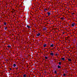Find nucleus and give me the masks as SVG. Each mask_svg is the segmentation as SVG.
<instances>
[{"mask_svg":"<svg viewBox=\"0 0 77 77\" xmlns=\"http://www.w3.org/2000/svg\"><path fill=\"white\" fill-rule=\"evenodd\" d=\"M75 25V23H73L72 24V27H74V26Z\"/></svg>","mask_w":77,"mask_h":77,"instance_id":"f257e3e1","label":"nucleus"},{"mask_svg":"<svg viewBox=\"0 0 77 77\" xmlns=\"http://www.w3.org/2000/svg\"><path fill=\"white\" fill-rule=\"evenodd\" d=\"M40 35H41L40 33H38L36 34V36H39Z\"/></svg>","mask_w":77,"mask_h":77,"instance_id":"f03ea898","label":"nucleus"},{"mask_svg":"<svg viewBox=\"0 0 77 77\" xmlns=\"http://www.w3.org/2000/svg\"><path fill=\"white\" fill-rule=\"evenodd\" d=\"M23 77H27V75H26V74H24L23 75Z\"/></svg>","mask_w":77,"mask_h":77,"instance_id":"7ed1b4c3","label":"nucleus"},{"mask_svg":"<svg viewBox=\"0 0 77 77\" xmlns=\"http://www.w3.org/2000/svg\"><path fill=\"white\" fill-rule=\"evenodd\" d=\"M47 14H48V16H49V15H51V13H50V12H48L47 13Z\"/></svg>","mask_w":77,"mask_h":77,"instance_id":"20e7f679","label":"nucleus"},{"mask_svg":"<svg viewBox=\"0 0 77 77\" xmlns=\"http://www.w3.org/2000/svg\"><path fill=\"white\" fill-rule=\"evenodd\" d=\"M57 67L58 69H60L61 68V67H60L59 65H58Z\"/></svg>","mask_w":77,"mask_h":77,"instance_id":"39448f33","label":"nucleus"},{"mask_svg":"<svg viewBox=\"0 0 77 77\" xmlns=\"http://www.w3.org/2000/svg\"><path fill=\"white\" fill-rule=\"evenodd\" d=\"M47 45L46 44H45L44 45H43V47H44L45 48L47 46Z\"/></svg>","mask_w":77,"mask_h":77,"instance_id":"423d86ee","label":"nucleus"},{"mask_svg":"<svg viewBox=\"0 0 77 77\" xmlns=\"http://www.w3.org/2000/svg\"><path fill=\"white\" fill-rule=\"evenodd\" d=\"M54 47V45L53 44L52 45H51L50 46V47Z\"/></svg>","mask_w":77,"mask_h":77,"instance_id":"0eeeda50","label":"nucleus"},{"mask_svg":"<svg viewBox=\"0 0 77 77\" xmlns=\"http://www.w3.org/2000/svg\"><path fill=\"white\" fill-rule=\"evenodd\" d=\"M61 60H63V61H65V58H62Z\"/></svg>","mask_w":77,"mask_h":77,"instance_id":"6e6552de","label":"nucleus"},{"mask_svg":"<svg viewBox=\"0 0 77 77\" xmlns=\"http://www.w3.org/2000/svg\"><path fill=\"white\" fill-rule=\"evenodd\" d=\"M45 11V12H47V11H48V10H47V8H44Z\"/></svg>","mask_w":77,"mask_h":77,"instance_id":"1a4fd4ad","label":"nucleus"},{"mask_svg":"<svg viewBox=\"0 0 77 77\" xmlns=\"http://www.w3.org/2000/svg\"><path fill=\"white\" fill-rule=\"evenodd\" d=\"M68 60L69 61V62H71L72 60L71 59H68Z\"/></svg>","mask_w":77,"mask_h":77,"instance_id":"9d476101","label":"nucleus"},{"mask_svg":"<svg viewBox=\"0 0 77 77\" xmlns=\"http://www.w3.org/2000/svg\"><path fill=\"white\" fill-rule=\"evenodd\" d=\"M50 55H51V56H53V55H54V53H51L50 54Z\"/></svg>","mask_w":77,"mask_h":77,"instance_id":"9b49d317","label":"nucleus"},{"mask_svg":"<svg viewBox=\"0 0 77 77\" xmlns=\"http://www.w3.org/2000/svg\"><path fill=\"white\" fill-rule=\"evenodd\" d=\"M43 29L45 30H47V28L46 27H45V28H43Z\"/></svg>","mask_w":77,"mask_h":77,"instance_id":"f8f14e48","label":"nucleus"},{"mask_svg":"<svg viewBox=\"0 0 77 77\" xmlns=\"http://www.w3.org/2000/svg\"><path fill=\"white\" fill-rule=\"evenodd\" d=\"M4 25H5V26H6V22L4 23Z\"/></svg>","mask_w":77,"mask_h":77,"instance_id":"ddd939ff","label":"nucleus"},{"mask_svg":"<svg viewBox=\"0 0 77 77\" xmlns=\"http://www.w3.org/2000/svg\"><path fill=\"white\" fill-rule=\"evenodd\" d=\"M59 64L60 65H61V62H60L59 63Z\"/></svg>","mask_w":77,"mask_h":77,"instance_id":"4468645a","label":"nucleus"},{"mask_svg":"<svg viewBox=\"0 0 77 77\" xmlns=\"http://www.w3.org/2000/svg\"><path fill=\"white\" fill-rule=\"evenodd\" d=\"M13 66L14 67H15V66H16V64H14L13 65Z\"/></svg>","mask_w":77,"mask_h":77,"instance_id":"2eb2a0df","label":"nucleus"},{"mask_svg":"<svg viewBox=\"0 0 77 77\" xmlns=\"http://www.w3.org/2000/svg\"><path fill=\"white\" fill-rule=\"evenodd\" d=\"M27 27H28V28H30V27L29 26V25H27Z\"/></svg>","mask_w":77,"mask_h":77,"instance_id":"dca6fc26","label":"nucleus"},{"mask_svg":"<svg viewBox=\"0 0 77 77\" xmlns=\"http://www.w3.org/2000/svg\"><path fill=\"white\" fill-rule=\"evenodd\" d=\"M54 73L55 74H57V71L56 70L55 71Z\"/></svg>","mask_w":77,"mask_h":77,"instance_id":"f3484780","label":"nucleus"},{"mask_svg":"<svg viewBox=\"0 0 77 77\" xmlns=\"http://www.w3.org/2000/svg\"><path fill=\"white\" fill-rule=\"evenodd\" d=\"M48 59V57H45V59H46V60H47V59Z\"/></svg>","mask_w":77,"mask_h":77,"instance_id":"a211bd4d","label":"nucleus"},{"mask_svg":"<svg viewBox=\"0 0 77 77\" xmlns=\"http://www.w3.org/2000/svg\"><path fill=\"white\" fill-rule=\"evenodd\" d=\"M16 69H18V67L17 66L16 67Z\"/></svg>","mask_w":77,"mask_h":77,"instance_id":"6ab92c4d","label":"nucleus"},{"mask_svg":"<svg viewBox=\"0 0 77 77\" xmlns=\"http://www.w3.org/2000/svg\"><path fill=\"white\" fill-rule=\"evenodd\" d=\"M61 20H64V18H63V17H61Z\"/></svg>","mask_w":77,"mask_h":77,"instance_id":"aec40b11","label":"nucleus"},{"mask_svg":"<svg viewBox=\"0 0 77 77\" xmlns=\"http://www.w3.org/2000/svg\"><path fill=\"white\" fill-rule=\"evenodd\" d=\"M8 48H10V47H11L9 45H8Z\"/></svg>","mask_w":77,"mask_h":77,"instance_id":"412c9836","label":"nucleus"},{"mask_svg":"<svg viewBox=\"0 0 77 77\" xmlns=\"http://www.w3.org/2000/svg\"><path fill=\"white\" fill-rule=\"evenodd\" d=\"M6 29H7V27H6L5 28V30H6Z\"/></svg>","mask_w":77,"mask_h":77,"instance_id":"4be33fe9","label":"nucleus"},{"mask_svg":"<svg viewBox=\"0 0 77 77\" xmlns=\"http://www.w3.org/2000/svg\"><path fill=\"white\" fill-rule=\"evenodd\" d=\"M65 75H66V74H63V76H65Z\"/></svg>","mask_w":77,"mask_h":77,"instance_id":"5701e85b","label":"nucleus"},{"mask_svg":"<svg viewBox=\"0 0 77 77\" xmlns=\"http://www.w3.org/2000/svg\"><path fill=\"white\" fill-rule=\"evenodd\" d=\"M57 54H55V56H57Z\"/></svg>","mask_w":77,"mask_h":77,"instance_id":"b1692460","label":"nucleus"},{"mask_svg":"<svg viewBox=\"0 0 77 77\" xmlns=\"http://www.w3.org/2000/svg\"><path fill=\"white\" fill-rule=\"evenodd\" d=\"M10 70H11V69H12L10 68Z\"/></svg>","mask_w":77,"mask_h":77,"instance_id":"393cba45","label":"nucleus"}]
</instances>
